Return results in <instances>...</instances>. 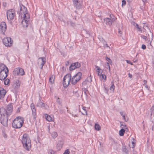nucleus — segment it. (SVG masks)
Segmentation results:
<instances>
[{
    "label": "nucleus",
    "instance_id": "37998d69",
    "mask_svg": "<svg viewBox=\"0 0 154 154\" xmlns=\"http://www.w3.org/2000/svg\"><path fill=\"white\" fill-rule=\"evenodd\" d=\"M126 4V2L125 0H123L122 1V6L125 5Z\"/></svg>",
    "mask_w": 154,
    "mask_h": 154
},
{
    "label": "nucleus",
    "instance_id": "4be33fe9",
    "mask_svg": "<svg viewBox=\"0 0 154 154\" xmlns=\"http://www.w3.org/2000/svg\"><path fill=\"white\" fill-rule=\"evenodd\" d=\"M95 68L96 69V71L98 73V75H101L103 72V70L100 69V67L97 66H95Z\"/></svg>",
    "mask_w": 154,
    "mask_h": 154
},
{
    "label": "nucleus",
    "instance_id": "9d476101",
    "mask_svg": "<svg viewBox=\"0 0 154 154\" xmlns=\"http://www.w3.org/2000/svg\"><path fill=\"white\" fill-rule=\"evenodd\" d=\"M112 16L113 15H110L109 16L110 18H105L104 19V23L106 25L109 26L112 25V22L115 20V18L114 17L112 18Z\"/></svg>",
    "mask_w": 154,
    "mask_h": 154
},
{
    "label": "nucleus",
    "instance_id": "de8ad7c7",
    "mask_svg": "<svg viewBox=\"0 0 154 154\" xmlns=\"http://www.w3.org/2000/svg\"><path fill=\"white\" fill-rule=\"evenodd\" d=\"M126 61L127 63H128L130 64L131 65H132L133 64L132 63H131L130 60H126Z\"/></svg>",
    "mask_w": 154,
    "mask_h": 154
},
{
    "label": "nucleus",
    "instance_id": "ea45409f",
    "mask_svg": "<svg viewBox=\"0 0 154 154\" xmlns=\"http://www.w3.org/2000/svg\"><path fill=\"white\" fill-rule=\"evenodd\" d=\"M69 149H68L66 150L63 153V154H69Z\"/></svg>",
    "mask_w": 154,
    "mask_h": 154
},
{
    "label": "nucleus",
    "instance_id": "f3484780",
    "mask_svg": "<svg viewBox=\"0 0 154 154\" xmlns=\"http://www.w3.org/2000/svg\"><path fill=\"white\" fill-rule=\"evenodd\" d=\"M8 72H4V71L0 72V80H4L8 76Z\"/></svg>",
    "mask_w": 154,
    "mask_h": 154
},
{
    "label": "nucleus",
    "instance_id": "9b49d317",
    "mask_svg": "<svg viewBox=\"0 0 154 154\" xmlns=\"http://www.w3.org/2000/svg\"><path fill=\"white\" fill-rule=\"evenodd\" d=\"M1 114V122L2 125L5 126H7L8 125V116L6 115Z\"/></svg>",
    "mask_w": 154,
    "mask_h": 154
},
{
    "label": "nucleus",
    "instance_id": "c756f323",
    "mask_svg": "<svg viewBox=\"0 0 154 154\" xmlns=\"http://www.w3.org/2000/svg\"><path fill=\"white\" fill-rule=\"evenodd\" d=\"M32 112V115L33 117V118L35 120H36V110H33Z\"/></svg>",
    "mask_w": 154,
    "mask_h": 154
},
{
    "label": "nucleus",
    "instance_id": "ddd939ff",
    "mask_svg": "<svg viewBox=\"0 0 154 154\" xmlns=\"http://www.w3.org/2000/svg\"><path fill=\"white\" fill-rule=\"evenodd\" d=\"M92 78L91 75H90L83 82V85L86 86L87 87L89 86L92 81Z\"/></svg>",
    "mask_w": 154,
    "mask_h": 154
},
{
    "label": "nucleus",
    "instance_id": "bb28decb",
    "mask_svg": "<svg viewBox=\"0 0 154 154\" xmlns=\"http://www.w3.org/2000/svg\"><path fill=\"white\" fill-rule=\"evenodd\" d=\"M45 118L48 121L51 122L52 121V118L49 115L46 114L45 115Z\"/></svg>",
    "mask_w": 154,
    "mask_h": 154
},
{
    "label": "nucleus",
    "instance_id": "7c9ffc66",
    "mask_svg": "<svg viewBox=\"0 0 154 154\" xmlns=\"http://www.w3.org/2000/svg\"><path fill=\"white\" fill-rule=\"evenodd\" d=\"M99 76H100V79L101 80H106V77L105 75L101 74Z\"/></svg>",
    "mask_w": 154,
    "mask_h": 154
},
{
    "label": "nucleus",
    "instance_id": "f03ea898",
    "mask_svg": "<svg viewBox=\"0 0 154 154\" xmlns=\"http://www.w3.org/2000/svg\"><path fill=\"white\" fill-rule=\"evenodd\" d=\"M24 119L23 117L19 116L17 117L12 123V126L15 128H20L23 125Z\"/></svg>",
    "mask_w": 154,
    "mask_h": 154
},
{
    "label": "nucleus",
    "instance_id": "412c9836",
    "mask_svg": "<svg viewBox=\"0 0 154 154\" xmlns=\"http://www.w3.org/2000/svg\"><path fill=\"white\" fill-rule=\"evenodd\" d=\"M129 146L131 148H134L135 146V140L133 138L131 140V142H129Z\"/></svg>",
    "mask_w": 154,
    "mask_h": 154
},
{
    "label": "nucleus",
    "instance_id": "aec40b11",
    "mask_svg": "<svg viewBox=\"0 0 154 154\" xmlns=\"http://www.w3.org/2000/svg\"><path fill=\"white\" fill-rule=\"evenodd\" d=\"M37 106L39 107L46 108L47 105L43 102H41L40 99L38 101V103L37 104Z\"/></svg>",
    "mask_w": 154,
    "mask_h": 154
},
{
    "label": "nucleus",
    "instance_id": "8fccbe9b",
    "mask_svg": "<svg viewBox=\"0 0 154 154\" xmlns=\"http://www.w3.org/2000/svg\"><path fill=\"white\" fill-rule=\"evenodd\" d=\"M143 38V39L146 40V39L147 38V37L146 36H145V35H143L141 36Z\"/></svg>",
    "mask_w": 154,
    "mask_h": 154
},
{
    "label": "nucleus",
    "instance_id": "3c124183",
    "mask_svg": "<svg viewBox=\"0 0 154 154\" xmlns=\"http://www.w3.org/2000/svg\"><path fill=\"white\" fill-rule=\"evenodd\" d=\"M128 76L131 78H132V74H131L130 73L128 74Z\"/></svg>",
    "mask_w": 154,
    "mask_h": 154
},
{
    "label": "nucleus",
    "instance_id": "7ed1b4c3",
    "mask_svg": "<svg viewBox=\"0 0 154 154\" xmlns=\"http://www.w3.org/2000/svg\"><path fill=\"white\" fill-rule=\"evenodd\" d=\"M13 110V106L11 104H9L7 106V108L5 109H1L0 112L2 115H5L8 116L10 115Z\"/></svg>",
    "mask_w": 154,
    "mask_h": 154
},
{
    "label": "nucleus",
    "instance_id": "6e6d98bb",
    "mask_svg": "<svg viewBox=\"0 0 154 154\" xmlns=\"http://www.w3.org/2000/svg\"><path fill=\"white\" fill-rule=\"evenodd\" d=\"M127 0V1L128 2H130V0Z\"/></svg>",
    "mask_w": 154,
    "mask_h": 154
},
{
    "label": "nucleus",
    "instance_id": "e433bc0d",
    "mask_svg": "<svg viewBox=\"0 0 154 154\" xmlns=\"http://www.w3.org/2000/svg\"><path fill=\"white\" fill-rule=\"evenodd\" d=\"M105 59L107 61H108V62L109 63H112V61L108 57H106Z\"/></svg>",
    "mask_w": 154,
    "mask_h": 154
},
{
    "label": "nucleus",
    "instance_id": "423d86ee",
    "mask_svg": "<svg viewBox=\"0 0 154 154\" xmlns=\"http://www.w3.org/2000/svg\"><path fill=\"white\" fill-rule=\"evenodd\" d=\"M14 74L15 75H24L25 72L23 69L21 68H15L13 71Z\"/></svg>",
    "mask_w": 154,
    "mask_h": 154
},
{
    "label": "nucleus",
    "instance_id": "72a5a7b5",
    "mask_svg": "<svg viewBox=\"0 0 154 154\" xmlns=\"http://www.w3.org/2000/svg\"><path fill=\"white\" fill-rule=\"evenodd\" d=\"M122 151L124 152L127 153L128 152V150L127 149L126 147L125 146H123L122 148Z\"/></svg>",
    "mask_w": 154,
    "mask_h": 154
},
{
    "label": "nucleus",
    "instance_id": "a211bd4d",
    "mask_svg": "<svg viewBox=\"0 0 154 154\" xmlns=\"http://www.w3.org/2000/svg\"><path fill=\"white\" fill-rule=\"evenodd\" d=\"M0 71H4V72H8L9 70L8 68L3 64H0Z\"/></svg>",
    "mask_w": 154,
    "mask_h": 154
},
{
    "label": "nucleus",
    "instance_id": "c03bdc74",
    "mask_svg": "<svg viewBox=\"0 0 154 154\" xmlns=\"http://www.w3.org/2000/svg\"><path fill=\"white\" fill-rule=\"evenodd\" d=\"M120 113L122 116H123L124 115H126V113L124 112H120Z\"/></svg>",
    "mask_w": 154,
    "mask_h": 154
},
{
    "label": "nucleus",
    "instance_id": "dca6fc26",
    "mask_svg": "<svg viewBox=\"0 0 154 154\" xmlns=\"http://www.w3.org/2000/svg\"><path fill=\"white\" fill-rule=\"evenodd\" d=\"M80 66V64L78 62L74 63H72L70 66L69 69L70 70H74L76 68H79Z\"/></svg>",
    "mask_w": 154,
    "mask_h": 154
},
{
    "label": "nucleus",
    "instance_id": "6ab92c4d",
    "mask_svg": "<svg viewBox=\"0 0 154 154\" xmlns=\"http://www.w3.org/2000/svg\"><path fill=\"white\" fill-rule=\"evenodd\" d=\"M6 93L5 89L2 88H0V100L4 97Z\"/></svg>",
    "mask_w": 154,
    "mask_h": 154
},
{
    "label": "nucleus",
    "instance_id": "0eeeda50",
    "mask_svg": "<svg viewBox=\"0 0 154 154\" xmlns=\"http://www.w3.org/2000/svg\"><path fill=\"white\" fill-rule=\"evenodd\" d=\"M30 20L29 14H26L25 17H23V19L22 21V24L23 27H27L29 24Z\"/></svg>",
    "mask_w": 154,
    "mask_h": 154
},
{
    "label": "nucleus",
    "instance_id": "052dcab7",
    "mask_svg": "<svg viewBox=\"0 0 154 154\" xmlns=\"http://www.w3.org/2000/svg\"><path fill=\"white\" fill-rule=\"evenodd\" d=\"M85 89V91H87V90L86 89Z\"/></svg>",
    "mask_w": 154,
    "mask_h": 154
},
{
    "label": "nucleus",
    "instance_id": "20e7f679",
    "mask_svg": "<svg viewBox=\"0 0 154 154\" xmlns=\"http://www.w3.org/2000/svg\"><path fill=\"white\" fill-rule=\"evenodd\" d=\"M71 79V76L70 74L66 75L63 78V84L64 87L68 86L69 84Z\"/></svg>",
    "mask_w": 154,
    "mask_h": 154
},
{
    "label": "nucleus",
    "instance_id": "1a4fd4ad",
    "mask_svg": "<svg viewBox=\"0 0 154 154\" xmlns=\"http://www.w3.org/2000/svg\"><path fill=\"white\" fill-rule=\"evenodd\" d=\"M15 15L14 10L13 9H10L8 10L7 12V17L9 20H13Z\"/></svg>",
    "mask_w": 154,
    "mask_h": 154
},
{
    "label": "nucleus",
    "instance_id": "cd10ccee",
    "mask_svg": "<svg viewBox=\"0 0 154 154\" xmlns=\"http://www.w3.org/2000/svg\"><path fill=\"white\" fill-rule=\"evenodd\" d=\"M126 129L122 128L119 131V134L120 136H122L124 135V134L125 132V131Z\"/></svg>",
    "mask_w": 154,
    "mask_h": 154
},
{
    "label": "nucleus",
    "instance_id": "4d7b16f0",
    "mask_svg": "<svg viewBox=\"0 0 154 154\" xmlns=\"http://www.w3.org/2000/svg\"><path fill=\"white\" fill-rule=\"evenodd\" d=\"M114 141L115 143H117V142H116L115 141Z\"/></svg>",
    "mask_w": 154,
    "mask_h": 154
},
{
    "label": "nucleus",
    "instance_id": "a18cd8bd",
    "mask_svg": "<svg viewBox=\"0 0 154 154\" xmlns=\"http://www.w3.org/2000/svg\"><path fill=\"white\" fill-rule=\"evenodd\" d=\"M141 48L143 49H145L146 48V46L145 45L143 44L142 45Z\"/></svg>",
    "mask_w": 154,
    "mask_h": 154
},
{
    "label": "nucleus",
    "instance_id": "6e6552de",
    "mask_svg": "<svg viewBox=\"0 0 154 154\" xmlns=\"http://www.w3.org/2000/svg\"><path fill=\"white\" fill-rule=\"evenodd\" d=\"M3 42L5 45L7 47H11L12 45V41L11 38L7 37L3 39Z\"/></svg>",
    "mask_w": 154,
    "mask_h": 154
},
{
    "label": "nucleus",
    "instance_id": "39448f33",
    "mask_svg": "<svg viewBox=\"0 0 154 154\" xmlns=\"http://www.w3.org/2000/svg\"><path fill=\"white\" fill-rule=\"evenodd\" d=\"M82 76V73L80 72H78L76 75L73 77L72 79V83L73 85L75 84L80 80Z\"/></svg>",
    "mask_w": 154,
    "mask_h": 154
},
{
    "label": "nucleus",
    "instance_id": "2eb2a0df",
    "mask_svg": "<svg viewBox=\"0 0 154 154\" xmlns=\"http://www.w3.org/2000/svg\"><path fill=\"white\" fill-rule=\"evenodd\" d=\"M7 29V26L5 22H2L0 25V33L4 34Z\"/></svg>",
    "mask_w": 154,
    "mask_h": 154
},
{
    "label": "nucleus",
    "instance_id": "79ce46f5",
    "mask_svg": "<svg viewBox=\"0 0 154 154\" xmlns=\"http://www.w3.org/2000/svg\"><path fill=\"white\" fill-rule=\"evenodd\" d=\"M54 151L52 150V149H50L49 150V152H48V154H54Z\"/></svg>",
    "mask_w": 154,
    "mask_h": 154
},
{
    "label": "nucleus",
    "instance_id": "b1692460",
    "mask_svg": "<svg viewBox=\"0 0 154 154\" xmlns=\"http://www.w3.org/2000/svg\"><path fill=\"white\" fill-rule=\"evenodd\" d=\"M76 8L79 9L81 7V5L80 4H79L78 1L77 0H72Z\"/></svg>",
    "mask_w": 154,
    "mask_h": 154
},
{
    "label": "nucleus",
    "instance_id": "bf43d9fd",
    "mask_svg": "<svg viewBox=\"0 0 154 154\" xmlns=\"http://www.w3.org/2000/svg\"><path fill=\"white\" fill-rule=\"evenodd\" d=\"M85 89V91H87V90L86 89Z\"/></svg>",
    "mask_w": 154,
    "mask_h": 154
},
{
    "label": "nucleus",
    "instance_id": "393cba45",
    "mask_svg": "<svg viewBox=\"0 0 154 154\" xmlns=\"http://www.w3.org/2000/svg\"><path fill=\"white\" fill-rule=\"evenodd\" d=\"M133 25L135 26L137 28L138 31L142 32V30L141 29V26H139L137 24L135 23V22L133 23Z\"/></svg>",
    "mask_w": 154,
    "mask_h": 154
},
{
    "label": "nucleus",
    "instance_id": "f8f14e48",
    "mask_svg": "<svg viewBox=\"0 0 154 154\" xmlns=\"http://www.w3.org/2000/svg\"><path fill=\"white\" fill-rule=\"evenodd\" d=\"M20 13L21 17H25L26 14H29L27 13V9L24 6L22 5L20 6Z\"/></svg>",
    "mask_w": 154,
    "mask_h": 154
},
{
    "label": "nucleus",
    "instance_id": "4c0bfd02",
    "mask_svg": "<svg viewBox=\"0 0 154 154\" xmlns=\"http://www.w3.org/2000/svg\"><path fill=\"white\" fill-rule=\"evenodd\" d=\"M30 106L32 111L33 110H36L34 104L32 103L31 104Z\"/></svg>",
    "mask_w": 154,
    "mask_h": 154
},
{
    "label": "nucleus",
    "instance_id": "a878e982",
    "mask_svg": "<svg viewBox=\"0 0 154 154\" xmlns=\"http://www.w3.org/2000/svg\"><path fill=\"white\" fill-rule=\"evenodd\" d=\"M111 85L109 88V89L112 92H113L115 89V87L114 85L113 81L111 82Z\"/></svg>",
    "mask_w": 154,
    "mask_h": 154
},
{
    "label": "nucleus",
    "instance_id": "58836bf2",
    "mask_svg": "<svg viewBox=\"0 0 154 154\" xmlns=\"http://www.w3.org/2000/svg\"><path fill=\"white\" fill-rule=\"evenodd\" d=\"M86 108L85 107H82V109L85 111V113H82L83 115H85V114L86 115L87 114V111L86 110Z\"/></svg>",
    "mask_w": 154,
    "mask_h": 154
},
{
    "label": "nucleus",
    "instance_id": "5fc2aeb1",
    "mask_svg": "<svg viewBox=\"0 0 154 154\" xmlns=\"http://www.w3.org/2000/svg\"><path fill=\"white\" fill-rule=\"evenodd\" d=\"M144 83H146V81L145 80H144Z\"/></svg>",
    "mask_w": 154,
    "mask_h": 154
},
{
    "label": "nucleus",
    "instance_id": "13d9d810",
    "mask_svg": "<svg viewBox=\"0 0 154 154\" xmlns=\"http://www.w3.org/2000/svg\"><path fill=\"white\" fill-rule=\"evenodd\" d=\"M119 33L120 34H121V33H120V31H119Z\"/></svg>",
    "mask_w": 154,
    "mask_h": 154
},
{
    "label": "nucleus",
    "instance_id": "49530a36",
    "mask_svg": "<svg viewBox=\"0 0 154 154\" xmlns=\"http://www.w3.org/2000/svg\"><path fill=\"white\" fill-rule=\"evenodd\" d=\"M125 116L126 115H124L123 116H122V117L123 119H124V120H125V121L127 122L128 121V119H126V117H125Z\"/></svg>",
    "mask_w": 154,
    "mask_h": 154
},
{
    "label": "nucleus",
    "instance_id": "09e8293b",
    "mask_svg": "<svg viewBox=\"0 0 154 154\" xmlns=\"http://www.w3.org/2000/svg\"><path fill=\"white\" fill-rule=\"evenodd\" d=\"M70 23L71 25L72 26H74L75 25V24L72 21L70 22Z\"/></svg>",
    "mask_w": 154,
    "mask_h": 154
},
{
    "label": "nucleus",
    "instance_id": "f257e3e1",
    "mask_svg": "<svg viewBox=\"0 0 154 154\" xmlns=\"http://www.w3.org/2000/svg\"><path fill=\"white\" fill-rule=\"evenodd\" d=\"M22 142L24 147L29 151L31 148V140L28 134H24L22 137Z\"/></svg>",
    "mask_w": 154,
    "mask_h": 154
},
{
    "label": "nucleus",
    "instance_id": "473e14b6",
    "mask_svg": "<svg viewBox=\"0 0 154 154\" xmlns=\"http://www.w3.org/2000/svg\"><path fill=\"white\" fill-rule=\"evenodd\" d=\"M95 129L97 131H99L100 129V127L98 124H95Z\"/></svg>",
    "mask_w": 154,
    "mask_h": 154
},
{
    "label": "nucleus",
    "instance_id": "2f4dec72",
    "mask_svg": "<svg viewBox=\"0 0 154 154\" xmlns=\"http://www.w3.org/2000/svg\"><path fill=\"white\" fill-rule=\"evenodd\" d=\"M51 136L52 137L54 138L56 137L57 136V132L54 131L51 134Z\"/></svg>",
    "mask_w": 154,
    "mask_h": 154
},
{
    "label": "nucleus",
    "instance_id": "c85d7f7f",
    "mask_svg": "<svg viewBox=\"0 0 154 154\" xmlns=\"http://www.w3.org/2000/svg\"><path fill=\"white\" fill-rule=\"evenodd\" d=\"M54 77L53 75L51 76L49 79V82L51 84H52L54 82Z\"/></svg>",
    "mask_w": 154,
    "mask_h": 154
},
{
    "label": "nucleus",
    "instance_id": "680f3d73",
    "mask_svg": "<svg viewBox=\"0 0 154 154\" xmlns=\"http://www.w3.org/2000/svg\"><path fill=\"white\" fill-rule=\"evenodd\" d=\"M27 43H28V41H27L26 42Z\"/></svg>",
    "mask_w": 154,
    "mask_h": 154
},
{
    "label": "nucleus",
    "instance_id": "603ef678",
    "mask_svg": "<svg viewBox=\"0 0 154 154\" xmlns=\"http://www.w3.org/2000/svg\"><path fill=\"white\" fill-rule=\"evenodd\" d=\"M104 47H109V46H108V45H107V44L106 43L105 44H104Z\"/></svg>",
    "mask_w": 154,
    "mask_h": 154
},
{
    "label": "nucleus",
    "instance_id": "c9c22d12",
    "mask_svg": "<svg viewBox=\"0 0 154 154\" xmlns=\"http://www.w3.org/2000/svg\"><path fill=\"white\" fill-rule=\"evenodd\" d=\"M9 82V80L8 79H5L4 81V84L5 85H8Z\"/></svg>",
    "mask_w": 154,
    "mask_h": 154
},
{
    "label": "nucleus",
    "instance_id": "864d4df0",
    "mask_svg": "<svg viewBox=\"0 0 154 154\" xmlns=\"http://www.w3.org/2000/svg\"><path fill=\"white\" fill-rule=\"evenodd\" d=\"M142 1L144 3L146 2L147 1V0H142Z\"/></svg>",
    "mask_w": 154,
    "mask_h": 154
},
{
    "label": "nucleus",
    "instance_id": "a19ab883",
    "mask_svg": "<svg viewBox=\"0 0 154 154\" xmlns=\"http://www.w3.org/2000/svg\"><path fill=\"white\" fill-rule=\"evenodd\" d=\"M109 63H108V62H107L106 63V68H108L109 69V71H110V66H109Z\"/></svg>",
    "mask_w": 154,
    "mask_h": 154
},
{
    "label": "nucleus",
    "instance_id": "4468645a",
    "mask_svg": "<svg viewBox=\"0 0 154 154\" xmlns=\"http://www.w3.org/2000/svg\"><path fill=\"white\" fill-rule=\"evenodd\" d=\"M46 62V58L45 57H40L38 58V64L41 66V69H42L43 67Z\"/></svg>",
    "mask_w": 154,
    "mask_h": 154
},
{
    "label": "nucleus",
    "instance_id": "5701e85b",
    "mask_svg": "<svg viewBox=\"0 0 154 154\" xmlns=\"http://www.w3.org/2000/svg\"><path fill=\"white\" fill-rule=\"evenodd\" d=\"M151 118L152 121H154V105L151 109Z\"/></svg>",
    "mask_w": 154,
    "mask_h": 154
},
{
    "label": "nucleus",
    "instance_id": "f704fd0d",
    "mask_svg": "<svg viewBox=\"0 0 154 154\" xmlns=\"http://www.w3.org/2000/svg\"><path fill=\"white\" fill-rule=\"evenodd\" d=\"M121 126L122 128H124L125 129L128 130V128L127 126H126V125L125 124H124H124H123V123L121 124Z\"/></svg>",
    "mask_w": 154,
    "mask_h": 154
}]
</instances>
